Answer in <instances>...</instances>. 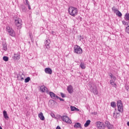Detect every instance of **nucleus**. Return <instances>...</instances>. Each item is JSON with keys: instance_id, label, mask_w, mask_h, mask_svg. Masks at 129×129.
Segmentation results:
<instances>
[{"instance_id": "obj_36", "label": "nucleus", "mask_w": 129, "mask_h": 129, "mask_svg": "<svg viewBox=\"0 0 129 129\" xmlns=\"http://www.w3.org/2000/svg\"><path fill=\"white\" fill-rule=\"evenodd\" d=\"M50 115L52 117H55V114L53 113H51Z\"/></svg>"}, {"instance_id": "obj_26", "label": "nucleus", "mask_w": 129, "mask_h": 129, "mask_svg": "<svg viewBox=\"0 0 129 129\" xmlns=\"http://www.w3.org/2000/svg\"><path fill=\"white\" fill-rule=\"evenodd\" d=\"M31 80V78H30V77H27L26 79H25L24 82H25V83H28V82H29V81H30Z\"/></svg>"}, {"instance_id": "obj_40", "label": "nucleus", "mask_w": 129, "mask_h": 129, "mask_svg": "<svg viewBox=\"0 0 129 129\" xmlns=\"http://www.w3.org/2000/svg\"><path fill=\"white\" fill-rule=\"evenodd\" d=\"M76 110H77V111H79V109H77V108H76Z\"/></svg>"}, {"instance_id": "obj_37", "label": "nucleus", "mask_w": 129, "mask_h": 129, "mask_svg": "<svg viewBox=\"0 0 129 129\" xmlns=\"http://www.w3.org/2000/svg\"><path fill=\"white\" fill-rule=\"evenodd\" d=\"M24 77H23L22 76H21L20 80H21V81H23V80H24Z\"/></svg>"}, {"instance_id": "obj_34", "label": "nucleus", "mask_w": 129, "mask_h": 129, "mask_svg": "<svg viewBox=\"0 0 129 129\" xmlns=\"http://www.w3.org/2000/svg\"><path fill=\"white\" fill-rule=\"evenodd\" d=\"M56 98H57V99L60 100V101H64V99H62V98H60V97H59L58 96L56 97Z\"/></svg>"}, {"instance_id": "obj_14", "label": "nucleus", "mask_w": 129, "mask_h": 129, "mask_svg": "<svg viewBox=\"0 0 129 129\" xmlns=\"http://www.w3.org/2000/svg\"><path fill=\"white\" fill-rule=\"evenodd\" d=\"M38 117H39L40 120H45V117L42 112L38 114Z\"/></svg>"}, {"instance_id": "obj_23", "label": "nucleus", "mask_w": 129, "mask_h": 129, "mask_svg": "<svg viewBox=\"0 0 129 129\" xmlns=\"http://www.w3.org/2000/svg\"><path fill=\"white\" fill-rule=\"evenodd\" d=\"M80 67H81V68H82V69H85L86 66H85V64H84V63L81 62V64H80Z\"/></svg>"}, {"instance_id": "obj_18", "label": "nucleus", "mask_w": 129, "mask_h": 129, "mask_svg": "<svg viewBox=\"0 0 129 129\" xmlns=\"http://www.w3.org/2000/svg\"><path fill=\"white\" fill-rule=\"evenodd\" d=\"M90 122H91V121L90 120H88L86 121V123L84 124L85 127H87L89 124H90Z\"/></svg>"}, {"instance_id": "obj_27", "label": "nucleus", "mask_w": 129, "mask_h": 129, "mask_svg": "<svg viewBox=\"0 0 129 129\" xmlns=\"http://www.w3.org/2000/svg\"><path fill=\"white\" fill-rule=\"evenodd\" d=\"M3 60L5 61V62H8V61H9V57L8 56H4Z\"/></svg>"}, {"instance_id": "obj_30", "label": "nucleus", "mask_w": 129, "mask_h": 129, "mask_svg": "<svg viewBox=\"0 0 129 129\" xmlns=\"http://www.w3.org/2000/svg\"><path fill=\"white\" fill-rule=\"evenodd\" d=\"M111 106H112V107H115V106H116V104H115V102H111Z\"/></svg>"}, {"instance_id": "obj_17", "label": "nucleus", "mask_w": 129, "mask_h": 129, "mask_svg": "<svg viewBox=\"0 0 129 129\" xmlns=\"http://www.w3.org/2000/svg\"><path fill=\"white\" fill-rule=\"evenodd\" d=\"M110 83L113 87H115V88H116V84L115 83V82H114V81H113V80H111L110 81Z\"/></svg>"}, {"instance_id": "obj_5", "label": "nucleus", "mask_w": 129, "mask_h": 129, "mask_svg": "<svg viewBox=\"0 0 129 129\" xmlns=\"http://www.w3.org/2000/svg\"><path fill=\"white\" fill-rule=\"evenodd\" d=\"M15 24L16 26L20 29V28H22V25L23 24V22H22V19L20 18H17L15 21Z\"/></svg>"}, {"instance_id": "obj_32", "label": "nucleus", "mask_w": 129, "mask_h": 129, "mask_svg": "<svg viewBox=\"0 0 129 129\" xmlns=\"http://www.w3.org/2000/svg\"><path fill=\"white\" fill-rule=\"evenodd\" d=\"M3 49L5 50V51H7V50H8V46H7V45H3Z\"/></svg>"}, {"instance_id": "obj_12", "label": "nucleus", "mask_w": 129, "mask_h": 129, "mask_svg": "<svg viewBox=\"0 0 129 129\" xmlns=\"http://www.w3.org/2000/svg\"><path fill=\"white\" fill-rule=\"evenodd\" d=\"M119 116H120V114L116 112V111H115L113 113L114 118H118Z\"/></svg>"}, {"instance_id": "obj_9", "label": "nucleus", "mask_w": 129, "mask_h": 129, "mask_svg": "<svg viewBox=\"0 0 129 129\" xmlns=\"http://www.w3.org/2000/svg\"><path fill=\"white\" fill-rule=\"evenodd\" d=\"M40 90L41 92H46V93H48V92H49V90H48V88H47L45 86H41Z\"/></svg>"}, {"instance_id": "obj_3", "label": "nucleus", "mask_w": 129, "mask_h": 129, "mask_svg": "<svg viewBox=\"0 0 129 129\" xmlns=\"http://www.w3.org/2000/svg\"><path fill=\"white\" fill-rule=\"evenodd\" d=\"M74 51V53L79 54V55L82 54L83 52L82 48L77 45H75Z\"/></svg>"}, {"instance_id": "obj_39", "label": "nucleus", "mask_w": 129, "mask_h": 129, "mask_svg": "<svg viewBox=\"0 0 129 129\" xmlns=\"http://www.w3.org/2000/svg\"><path fill=\"white\" fill-rule=\"evenodd\" d=\"M127 125H128V126H129V121L127 122Z\"/></svg>"}, {"instance_id": "obj_8", "label": "nucleus", "mask_w": 129, "mask_h": 129, "mask_svg": "<svg viewBox=\"0 0 129 129\" xmlns=\"http://www.w3.org/2000/svg\"><path fill=\"white\" fill-rule=\"evenodd\" d=\"M91 91L94 94H98V91H97V87H96V86H93L91 88Z\"/></svg>"}, {"instance_id": "obj_21", "label": "nucleus", "mask_w": 129, "mask_h": 129, "mask_svg": "<svg viewBox=\"0 0 129 129\" xmlns=\"http://www.w3.org/2000/svg\"><path fill=\"white\" fill-rule=\"evenodd\" d=\"M81 127V124L79 122H77L75 123L74 125V127Z\"/></svg>"}, {"instance_id": "obj_31", "label": "nucleus", "mask_w": 129, "mask_h": 129, "mask_svg": "<svg viewBox=\"0 0 129 129\" xmlns=\"http://www.w3.org/2000/svg\"><path fill=\"white\" fill-rule=\"evenodd\" d=\"M48 42V41H46V43H45V45L46 46V48L47 49H50V46H49V45L50 44L49 43H47V42Z\"/></svg>"}, {"instance_id": "obj_6", "label": "nucleus", "mask_w": 129, "mask_h": 129, "mask_svg": "<svg viewBox=\"0 0 129 129\" xmlns=\"http://www.w3.org/2000/svg\"><path fill=\"white\" fill-rule=\"evenodd\" d=\"M96 125L98 128L99 129H104L105 128V125L103 122L100 121H97L96 122Z\"/></svg>"}, {"instance_id": "obj_15", "label": "nucleus", "mask_w": 129, "mask_h": 129, "mask_svg": "<svg viewBox=\"0 0 129 129\" xmlns=\"http://www.w3.org/2000/svg\"><path fill=\"white\" fill-rule=\"evenodd\" d=\"M68 91L70 93H72L73 92V87H72V86L70 85L68 87Z\"/></svg>"}, {"instance_id": "obj_20", "label": "nucleus", "mask_w": 129, "mask_h": 129, "mask_svg": "<svg viewBox=\"0 0 129 129\" xmlns=\"http://www.w3.org/2000/svg\"><path fill=\"white\" fill-rule=\"evenodd\" d=\"M109 76L110 77V78L112 79V80H114V81H115V80H116V77L113 76V75H112V74H110L109 75Z\"/></svg>"}, {"instance_id": "obj_7", "label": "nucleus", "mask_w": 129, "mask_h": 129, "mask_svg": "<svg viewBox=\"0 0 129 129\" xmlns=\"http://www.w3.org/2000/svg\"><path fill=\"white\" fill-rule=\"evenodd\" d=\"M61 119L63 120V121L67 122V123H72V121H71V120L67 116H63L61 117Z\"/></svg>"}, {"instance_id": "obj_38", "label": "nucleus", "mask_w": 129, "mask_h": 129, "mask_svg": "<svg viewBox=\"0 0 129 129\" xmlns=\"http://www.w3.org/2000/svg\"><path fill=\"white\" fill-rule=\"evenodd\" d=\"M56 129H61V127L59 126H57L56 128Z\"/></svg>"}, {"instance_id": "obj_16", "label": "nucleus", "mask_w": 129, "mask_h": 129, "mask_svg": "<svg viewBox=\"0 0 129 129\" xmlns=\"http://www.w3.org/2000/svg\"><path fill=\"white\" fill-rule=\"evenodd\" d=\"M3 115L4 116V118H5V119H9V115H8V113H7L6 110H4L3 111Z\"/></svg>"}, {"instance_id": "obj_25", "label": "nucleus", "mask_w": 129, "mask_h": 129, "mask_svg": "<svg viewBox=\"0 0 129 129\" xmlns=\"http://www.w3.org/2000/svg\"><path fill=\"white\" fill-rule=\"evenodd\" d=\"M125 20L126 21H128V20H129V14L128 13L126 14V15H125Z\"/></svg>"}, {"instance_id": "obj_42", "label": "nucleus", "mask_w": 129, "mask_h": 129, "mask_svg": "<svg viewBox=\"0 0 129 129\" xmlns=\"http://www.w3.org/2000/svg\"><path fill=\"white\" fill-rule=\"evenodd\" d=\"M122 23H123V21H122Z\"/></svg>"}, {"instance_id": "obj_28", "label": "nucleus", "mask_w": 129, "mask_h": 129, "mask_svg": "<svg viewBox=\"0 0 129 129\" xmlns=\"http://www.w3.org/2000/svg\"><path fill=\"white\" fill-rule=\"evenodd\" d=\"M125 32V33H127V34H129V26L126 27Z\"/></svg>"}, {"instance_id": "obj_33", "label": "nucleus", "mask_w": 129, "mask_h": 129, "mask_svg": "<svg viewBox=\"0 0 129 129\" xmlns=\"http://www.w3.org/2000/svg\"><path fill=\"white\" fill-rule=\"evenodd\" d=\"M71 109L72 111H74L75 110H76V107H73V106H71Z\"/></svg>"}, {"instance_id": "obj_35", "label": "nucleus", "mask_w": 129, "mask_h": 129, "mask_svg": "<svg viewBox=\"0 0 129 129\" xmlns=\"http://www.w3.org/2000/svg\"><path fill=\"white\" fill-rule=\"evenodd\" d=\"M60 95H61V97H62V98L65 97V95H64V94L63 93H61Z\"/></svg>"}, {"instance_id": "obj_13", "label": "nucleus", "mask_w": 129, "mask_h": 129, "mask_svg": "<svg viewBox=\"0 0 129 129\" xmlns=\"http://www.w3.org/2000/svg\"><path fill=\"white\" fill-rule=\"evenodd\" d=\"M49 95L51 97V98H52L53 99H56V98H57V97H58V96H56V95L55 94V93H53V92H49Z\"/></svg>"}, {"instance_id": "obj_2", "label": "nucleus", "mask_w": 129, "mask_h": 129, "mask_svg": "<svg viewBox=\"0 0 129 129\" xmlns=\"http://www.w3.org/2000/svg\"><path fill=\"white\" fill-rule=\"evenodd\" d=\"M6 31L11 37H16V33L15 32V31H14L13 28H11L10 26H7Z\"/></svg>"}, {"instance_id": "obj_10", "label": "nucleus", "mask_w": 129, "mask_h": 129, "mask_svg": "<svg viewBox=\"0 0 129 129\" xmlns=\"http://www.w3.org/2000/svg\"><path fill=\"white\" fill-rule=\"evenodd\" d=\"M105 124L108 129H112L113 128V125H111L110 123L107 121L105 122Z\"/></svg>"}, {"instance_id": "obj_11", "label": "nucleus", "mask_w": 129, "mask_h": 129, "mask_svg": "<svg viewBox=\"0 0 129 129\" xmlns=\"http://www.w3.org/2000/svg\"><path fill=\"white\" fill-rule=\"evenodd\" d=\"M45 72L46 74H52V70L50 68L45 69Z\"/></svg>"}, {"instance_id": "obj_19", "label": "nucleus", "mask_w": 129, "mask_h": 129, "mask_svg": "<svg viewBox=\"0 0 129 129\" xmlns=\"http://www.w3.org/2000/svg\"><path fill=\"white\" fill-rule=\"evenodd\" d=\"M14 58L16 59V60H19L20 57V54L17 53L14 54Z\"/></svg>"}, {"instance_id": "obj_22", "label": "nucleus", "mask_w": 129, "mask_h": 129, "mask_svg": "<svg viewBox=\"0 0 129 129\" xmlns=\"http://www.w3.org/2000/svg\"><path fill=\"white\" fill-rule=\"evenodd\" d=\"M26 1V5H27L29 10H31V6H30V3L28 0Z\"/></svg>"}, {"instance_id": "obj_24", "label": "nucleus", "mask_w": 129, "mask_h": 129, "mask_svg": "<svg viewBox=\"0 0 129 129\" xmlns=\"http://www.w3.org/2000/svg\"><path fill=\"white\" fill-rule=\"evenodd\" d=\"M112 10L113 11V12L115 13V14H116L118 12V10L116 9H115V7H113L112 8Z\"/></svg>"}, {"instance_id": "obj_29", "label": "nucleus", "mask_w": 129, "mask_h": 129, "mask_svg": "<svg viewBox=\"0 0 129 129\" xmlns=\"http://www.w3.org/2000/svg\"><path fill=\"white\" fill-rule=\"evenodd\" d=\"M116 15L118 17H121V16H122V14H121V13H120L119 11H118V12L116 13Z\"/></svg>"}, {"instance_id": "obj_4", "label": "nucleus", "mask_w": 129, "mask_h": 129, "mask_svg": "<svg viewBox=\"0 0 129 129\" xmlns=\"http://www.w3.org/2000/svg\"><path fill=\"white\" fill-rule=\"evenodd\" d=\"M117 106L118 111L119 112H123V106L122 105V102L121 100H119L117 103Z\"/></svg>"}, {"instance_id": "obj_1", "label": "nucleus", "mask_w": 129, "mask_h": 129, "mask_svg": "<svg viewBox=\"0 0 129 129\" xmlns=\"http://www.w3.org/2000/svg\"><path fill=\"white\" fill-rule=\"evenodd\" d=\"M68 12L69 15L72 17H76L78 15V9L72 6L69 8Z\"/></svg>"}, {"instance_id": "obj_41", "label": "nucleus", "mask_w": 129, "mask_h": 129, "mask_svg": "<svg viewBox=\"0 0 129 129\" xmlns=\"http://www.w3.org/2000/svg\"><path fill=\"white\" fill-rule=\"evenodd\" d=\"M0 129H3V127H2V126H0Z\"/></svg>"}]
</instances>
